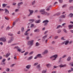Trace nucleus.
Returning a JSON list of instances; mask_svg holds the SVG:
<instances>
[{
	"instance_id": "49530a36",
	"label": "nucleus",
	"mask_w": 73,
	"mask_h": 73,
	"mask_svg": "<svg viewBox=\"0 0 73 73\" xmlns=\"http://www.w3.org/2000/svg\"><path fill=\"white\" fill-rule=\"evenodd\" d=\"M70 65L71 66H73V63H71L70 64Z\"/></svg>"
},
{
	"instance_id": "4468645a",
	"label": "nucleus",
	"mask_w": 73,
	"mask_h": 73,
	"mask_svg": "<svg viewBox=\"0 0 73 73\" xmlns=\"http://www.w3.org/2000/svg\"><path fill=\"white\" fill-rule=\"evenodd\" d=\"M69 41L68 40H66V41H64V44L65 45H67L68 44V43H69Z\"/></svg>"
},
{
	"instance_id": "1a4fd4ad",
	"label": "nucleus",
	"mask_w": 73,
	"mask_h": 73,
	"mask_svg": "<svg viewBox=\"0 0 73 73\" xmlns=\"http://www.w3.org/2000/svg\"><path fill=\"white\" fill-rule=\"evenodd\" d=\"M48 53V50H46L44 52L42 53V54H46Z\"/></svg>"
},
{
	"instance_id": "b1692460",
	"label": "nucleus",
	"mask_w": 73,
	"mask_h": 73,
	"mask_svg": "<svg viewBox=\"0 0 73 73\" xmlns=\"http://www.w3.org/2000/svg\"><path fill=\"white\" fill-rule=\"evenodd\" d=\"M47 15V16H48V15H50V14L45 11V13H44V15Z\"/></svg>"
},
{
	"instance_id": "4c0bfd02",
	"label": "nucleus",
	"mask_w": 73,
	"mask_h": 73,
	"mask_svg": "<svg viewBox=\"0 0 73 73\" xmlns=\"http://www.w3.org/2000/svg\"><path fill=\"white\" fill-rule=\"evenodd\" d=\"M63 31L65 33H67V31H66V29H63Z\"/></svg>"
},
{
	"instance_id": "69168bd1",
	"label": "nucleus",
	"mask_w": 73,
	"mask_h": 73,
	"mask_svg": "<svg viewBox=\"0 0 73 73\" xmlns=\"http://www.w3.org/2000/svg\"><path fill=\"white\" fill-rule=\"evenodd\" d=\"M29 34L28 33H25V36H27V35H28Z\"/></svg>"
},
{
	"instance_id": "393cba45",
	"label": "nucleus",
	"mask_w": 73,
	"mask_h": 73,
	"mask_svg": "<svg viewBox=\"0 0 73 73\" xmlns=\"http://www.w3.org/2000/svg\"><path fill=\"white\" fill-rule=\"evenodd\" d=\"M70 60H71V57L70 56H69L67 59V61H69Z\"/></svg>"
},
{
	"instance_id": "774afa93",
	"label": "nucleus",
	"mask_w": 73,
	"mask_h": 73,
	"mask_svg": "<svg viewBox=\"0 0 73 73\" xmlns=\"http://www.w3.org/2000/svg\"><path fill=\"white\" fill-rule=\"evenodd\" d=\"M38 10H36L35 11V13H38Z\"/></svg>"
},
{
	"instance_id": "2eb2a0df",
	"label": "nucleus",
	"mask_w": 73,
	"mask_h": 73,
	"mask_svg": "<svg viewBox=\"0 0 73 73\" xmlns=\"http://www.w3.org/2000/svg\"><path fill=\"white\" fill-rule=\"evenodd\" d=\"M52 66V64H48L46 65V66L48 68H50V66Z\"/></svg>"
},
{
	"instance_id": "6e6552de",
	"label": "nucleus",
	"mask_w": 73,
	"mask_h": 73,
	"mask_svg": "<svg viewBox=\"0 0 73 73\" xmlns=\"http://www.w3.org/2000/svg\"><path fill=\"white\" fill-rule=\"evenodd\" d=\"M62 58L60 57L59 58V60L58 61V62H60L61 63H62L64 62V61L62 60H61Z\"/></svg>"
},
{
	"instance_id": "39448f33",
	"label": "nucleus",
	"mask_w": 73,
	"mask_h": 73,
	"mask_svg": "<svg viewBox=\"0 0 73 73\" xmlns=\"http://www.w3.org/2000/svg\"><path fill=\"white\" fill-rule=\"evenodd\" d=\"M45 9H41L39 11V12H40L41 13V14H42V15H44V14L45 13Z\"/></svg>"
},
{
	"instance_id": "7ed1b4c3",
	"label": "nucleus",
	"mask_w": 73,
	"mask_h": 73,
	"mask_svg": "<svg viewBox=\"0 0 73 73\" xmlns=\"http://www.w3.org/2000/svg\"><path fill=\"white\" fill-rule=\"evenodd\" d=\"M6 38L5 37H2L1 38H0V41H1L3 42H5L6 41Z\"/></svg>"
},
{
	"instance_id": "f3484780",
	"label": "nucleus",
	"mask_w": 73,
	"mask_h": 73,
	"mask_svg": "<svg viewBox=\"0 0 73 73\" xmlns=\"http://www.w3.org/2000/svg\"><path fill=\"white\" fill-rule=\"evenodd\" d=\"M60 17L62 19H65L66 17V16L65 15H62Z\"/></svg>"
},
{
	"instance_id": "0e129e2a",
	"label": "nucleus",
	"mask_w": 73,
	"mask_h": 73,
	"mask_svg": "<svg viewBox=\"0 0 73 73\" xmlns=\"http://www.w3.org/2000/svg\"><path fill=\"white\" fill-rule=\"evenodd\" d=\"M55 43V41H53L52 42V44H54Z\"/></svg>"
},
{
	"instance_id": "37998d69",
	"label": "nucleus",
	"mask_w": 73,
	"mask_h": 73,
	"mask_svg": "<svg viewBox=\"0 0 73 73\" xmlns=\"http://www.w3.org/2000/svg\"><path fill=\"white\" fill-rule=\"evenodd\" d=\"M40 64H38L37 66V68H38V69H39L40 68Z\"/></svg>"
},
{
	"instance_id": "c756f323",
	"label": "nucleus",
	"mask_w": 73,
	"mask_h": 73,
	"mask_svg": "<svg viewBox=\"0 0 73 73\" xmlns=\"http://www.w3.org/2000/svg\"><path fill=\"white\" fill-rule=\"evenodd\" d=\"M7 4H3L2 5V6L3 8H5V6L7 5Z\"/></svg>"
},
{
	"instance_id": "e433bc0d",
	"label": "nucleus",
	"mask_w": 73,
	"mask_h": 73,
	"mask_svg": "<svg viewBox=\"0 0 73 73\" xmlns=\"http://www.w3.org/2000/svg\"><path fill=\"white\" fill-rule=\"evenodd\" d=\"M24 70L26 72H28V70L27 68H25L24 69Z\"/></svg>"
},
{
	"instance_id": "bf43d9fd",
	"label": "nucleus",
	"mask_w": 73,
	"mask_h": 73,
	"mask_svg": "<svg viewBox=\"0 0 73 73\" xmlns=\"http://www.w3.org/2000/svg\"><path fill=\"white\" fill-rule=\"evenodd\" d=\"M58 1L60 3H61L62 2V0H58Z\"/></svg>"
},
{
	"instance_id": "a878e982",
	"label": "nucleus",
	"mask_w": 73,
	"mask_h": 73,
	"mask_svg": "<svg viewBox=\"0 0 73 73\" xmlns=\"http://www.w3.org/2000/svg\"><path fill=\"white\" fill-rule=\"evenodd\" d=\"M22 51H23V50H22V49H21V48H20L19 47V52H21V53Z\"/></svg>"
},
{
	"instance_id": "9b49d317",
	"label": "nucleus",
	"mask_w": 73,
	"mask_h": 73,
	"mask_svg": "<svg viewBox=\"0 0 73 73\" xmlns=\"http://www.w3.org/2000/svg\"><path fill=\"white\" fill-rule=\"evenodd\" d=\"M13 37H12L10 39V40H9L8 41V43H11V42H12V41H13Z\"/></svg>"
},
{
	"instance_id": "f704fd0d",
	"label": "nucleus",
	"mask_w": 73,
	"mask_h": 73,
	"mask_svg": "<svg viewBox=\"0 0 73 73\" xmlns=\"http://www.w3.org/2000/svg\"><path fill=\"white\" fill-rule=\"evenodd\" d=\"M70 10H72L73 9V6H71L69 8Z\"/></svg>"
},
{
	"instance_id": "de8ad7c7",
	"label": "nucleus",
	"mask_w": 73,
	"mask_h": 73,
	"mask_svg": "<svg viewBox=\"0 0 73 73\" xmlns=\"http://www.w3.org/2000/svg\"><path fill=\"white\" fill-rule=\"evenodd\" d=\"M9 29H10V27H9V26H8L6 28V30H8Z\"/></svg>"
},
{
	"instance_id": "dca6fc26",
	"label": "nucleus",
	"mask_w": 73,
	"mask_h": 73,
	"mask_svg": "<svg viewBox=\"0 0 73 73\" xmlns=\"http://www.w3.org/2000/svg\"><path fill=\"white\" fill-rule=\"evenodd\" d=\"M33 58V56H30V57H29V58H28V60H29V61H30V60H32V59Z\"/></svg>"
},
{
	"instance_id": "a19ab883",
	"label": "nucleus",
	"mask_w": 73,
	"mask_h": 73,
	"mask_svg": "<svg viewBox=\"0 0 73 73\" xmlns=\"http://www.w3.org/2000/svg\"><path fill=\"white\" fill-rule=\"evenodd\" d=\"M61 40H65V39L64 38V37H62L61 38Z\"/></svg>"
},
{
	"instance_id": "c85d7f7f",
	"label": "nucleus",
	"mask_w": 73,
	"mask_h": 73,
	"mask_svg": "<svg viewBox=\"0 0 73 73\" xmlns=\"http://www.w3.org/2000/svg\"><path fill=\"white\" fill-rule=\"evenodd\" d=\"M36 3V0H34L32 3V5H34Z\"/></svg>"
},
{
	"instance_id": "cd10ccee",
	"label": "nucleus",
	"mask_w": 73,
	"mask_h": 73,
	"mask_svg": "<svg viewBox=\"0 0 73 73\" xmlns=\"http://www.w3.org/2000/svg\"><path fill=\"white\" fill-rule=\"evenodd\" d=\"M34 32H40V30L38 29H36L34 30Z\"/></svg>"
},
{
	"instance_id": "4d7b16f0",
	"label": "nucleus",
	"mask_w": 73,
	"mask_h": 73,
	"mask_svg": "<svg viewBox=\"0 0 73 73\" xmlns=\"http://www.w3.org/2000/svg\"><path fill=\"white\" fill-rule=\"evenodd\" d=\"M62 8H65V7H66V5H64L62 7Z\"/></svg>"
},
{
	"instance_id": "aec40b11",
	"label": "nucleus",
	"mask_w": 73,
	"mask_h": 73,
	"mask_svg": "<svg viewBox=\"0 0 73 73\" xmlns=\"http://www.w3.org/2000/svg\"><path fill=\"white\" fill-rule=\"evenodd\" d=\"M9 55H10V53H7L5 55V57H8V56H9Z\"/></svg>"
},
{
	"instance_id": "6ab92c4d",
	"label": "nucleus",
	"mask_w": 73,
	"mask_h": 73,
	"mask_svg": "<svg viewBox=\"0 0 73 73\" xmlns=\"http://www.w3.org/2000/svg\"><path fill=\"white\" fill-rule=\"evenodd\" d=\"M21 31L22 32H24L25 31V30H24V27H22L21 28Z\"/></svg>"
},
{
	"instance_id": "09e8293b",
	"label": "nucleus",
	"mask_w": 73,
	"mask_h": 73,
	"mask_svg": "<svg viewBox=\"0 0 73 73\" xmlns=\"http://www.w3.org/2000/svg\"><path fill=\"white\" fill-rule=\"evenodd\" d=\"M6 60V59H4L2 60V62H5V61Z\"/></svg>"
},
{
	"instance_id": "5fc2aeb1",
	"label": "nucleus",
	"mask_w": 73,
	"mask_h": 73,
	"mask_svg": "<svg viewBox=\"0 0 73 73\" xmlns=\"http://www.w3.org/2000/svg\"><path fill=\"white\" fill-rule=\"evenodd\" d=\"M65 25H66V23H64L62 25V27H64V26H65Z\"/></svg>"
},
{
	"instance_id": "864d4df0",
	"label": "nucleus",
	"mask_w": 73,
	"mask_h": 73,
	"mask_svg": "<svg viewBox=\"0 0 73 73\" xmlns=\"http://www.w3.org/2000/svg\"><path fill=\"white\" fill-rule=\"evenodd\" d=\"M48 32V31H46L44 33V35H46V34H47Z\"/></svg>"
},
{
	"instance_id": "79ce46f5",
	"label": "nucleus",
	"mask_w": 73,
	"mask_h": 73,
	"mask_svg": "<svg viewBox=\"0 0 73 73\" xmlns=\"http://www.w3.org/2000/svg\"><path fill=\"white\" fill-rule=\"evenodd\" d=\"M29 36H27L26 37L27 40H29Z\"/></svg>"
},
{
	"instance_id": "c9c22d12",
	"label": "nucleus",
	"mask_w": 73,
	"mask_h": 73,
	"mask_svg": "<svg viewBox=\"0 0 73 73\" xmlns=\"http://www.w3.org/2000/svg\"><path fill=\"white\" fill-rule=\"evenodd\" d=\"M28 54V52H27L25 53V54H24V56H26V55H27Z\"/></svg>"
},
{
	"instance_id": "603ef678",
	"label": "nucleus",
	"mask_w": 73,
	"mask_h": 73,
	"mask_svg": "<svg viewBox=\"0 0 73 73\" xmlns=\"http://www.w3.org/2000/svg\"><path fill=\"white\" fill-rule=\"evenodd\" d=\"M38 64V62H36L34 64V66H35L36 65H37Z\"/></svg>"
},
{
	"instance_id": "72a5a7b5",
	"label": "nucleus",
	"mask_w": 73,
	"mask_h": 73,
	"mask_svg": "<svg viewBox=\"0 0 73 73\" xmlns=\"http://www.w3.org/2000/svg\"><path fill=\"white\" fill-rule=\"evenodd\" d=\"M15 24H16V23H15V22H13V26L12 27V28H13V27L14 26H15Z\"/></svg>"
},
{
	"instance_id": "052dcab7",
	"label": "nucleus",
	"mask_w": 73,
	"mask_h": 73,
	"mask_svg": "<svg viewBox=\"0 0 73 73\" xmlns=\"http://www.w3.org/2000/svg\"><path fill=\"white\" fill-rule=\"evenodd\" d=\"M15 65V64H12L10 66L11 67H13L14 66V65Z\"/></svg>"
},
{
	"instance_id": "6e6d98bb",
	"label": "nucleus",
	"mask_w": 73,
	"mask_h": 73,
	"mask_svg": "<svg viewBox=\"0 0 73 73\" xmlns=\"http://www.w3.org/2000/svg\"><path fill=\"white\" fill-rule=\"evenodd\" d=\"M59 66H60V68L62 67V64H60V65Z\"/></svg>"
},
{
	"instance_id": "e2e57ef3",
	"label": "nucleus",
	"mask_w": 73,
	"mask_h": 73,
	"mask_svg": "<svg viewBox=\"0 0 73 73\" xmlns=\"http://www.w3.org/2000/svg\"><path fill=\"white\" fill-rule=\"evenodd\" d=\"M68 73H70V72H72L71 70H68Z\"/></svg>"
},
{
	"instance_id": "0eeeda50",
	"label": "nucleus",
	"mask_w": 73,
	"mask_h": 73,
	"mask_svg": "<svg viewBox=\"0 0 73 73\" xmlns=\"http://www.w3.org/2000/svg\"><path fill=\"white\" fill-rule=\"evenodd\" d=\"M31 67V64L28 65L26 66V68L27 69H29Z\"/></svg>"
},
{
	"instance_id": "7c9ffc66",
	"label": "nucleus",
	"mask_w": 73,
	"mask_h": 73,
	"mask_svg": "<svg viewBox=\"0 0 73 73\" xmlns=\"http://www.w3.org/2000/svg\"><path fill=\"white\" fill-rule=\"evenodd\" d=\"M35 26V25L34 24H31V28H33Z\"/></svg>"
},
{
	"instance_id": "3c124183",
	"label": "nucleus",
	"mask_w": 73,
	"mask_h": 73,
	"mask_svg": "<svg viewBox=\"0 0 73 73\" xmlns=\"http://www.w3.org/2000/svg\"><path fill=\"white\" fill-rule=\"evenodd\" d=\"M5 13L6 15H8V14L9 13V11H6V12H5Z\"/></svg>"
},
{
	"instance_id": "bb28decb",
	"label": "nucleus",
	"mask_w": 73,
	"mask_h": 73,
	"mask_svg": "<svg viewBox=\"0 0 73 73\" xmlns=\"http://www.w3.org/2000/svg\"><path fill=\"white\" fill-rule=\"evenodd\" d=\"M21 4H23V2H21L19 3V5H21Z\"/></svg>"
},
{
	"instance_id": "13d9d810",
	"label": "nucleus",
	"mask_w": 73,
	"mask_h": 73,
	"mask_svg": "<svg viewBox=\"0 0 73 73\" xmlns=\"http://www.w3.org/2000/svg\"><path fill=\"white\" fill-rule=\"evenodd\" d=\"M58 36H56L54 37V38L55 39H57V38H58Z\"/></svg>"
},
{
	"instance_id": "f257e3e1",
	"label": "nucleus",
	"mask_w": 73,
	"mask_h": 73,
	"mask_svg": "<svg viewBox=\"0 0 73 73\" xmlns=\"http://www.w3.org/2000/svg\"><path fill=\"white\" fill-rule=\"evenodd\" d=\"M34 40H31L29 41L28 42V45L32 46L34 44L33 42H34Z\"/></svg>"
},
{
	"instance_id": "5701e85b",
	"label": "nucleus",
	"mask_w": 73,
	"mask_h": 73,
	"mask_svg": "<svg viewBox=\"0 0 73 73\" xmlns=\"http://www.w3.org/2000/svg\"><path fill=\"white\" fill-rule=\"evenodd\" d=\"M61 29H59L58 30V31H57V33H61Z\"/></svg>"
},
{
	"instance_id": "f03ea898",
	"label": "nucleus",
	"mask_w": 73,
	"mask_h": 73,
	"mask_svg": "<svg viewBox=\"0 0 73 73\" xmlns=\"http://www.w3.org/2000/svg\"><path fill=\"white\" fill-rule=\"evenodd\" d=\"M58 56V55L55 54L53 56H51L50 57V58H53L54 57V58L52 60V61H54V60H55L57 58Z\"/></svg>"
},
{
	"instance_id": "338daca9",
	"label": "nucleus",
	"mask_w": 73,
	"mask_h": 73,
	"mask_svg": "<svg viewBox=\"0 0 73 73\" xmlns=\"http://www.w3.org/2000/svg\"><path fill=\"white\" fill-rule=\"evenodd\" d=\"M62 66L63 67H65V66H66V64H64V65H62Z\"/></svg>"
},
{
	"instance_id": "412c9836",
	"label": "nucleus",
	"mask_w": 73,
	"mask_h": 73,
	"mask_svg": "<svg viewBox=\"0 0 73 73\" xmlns=\"http://www.w3.org/2000/svg\"><path fill=\"white\" fill-rule=\"evenodd\" d=\"M40 21L39 19H38V20H36V21H35V23H40Z\"/></svg>"
},
{
	"instance_id": "a211bd4d",
	"label": "nucleus",
	"mask_w": 73,
	"mask_h": 73,
	"mask_svg": "<svg viewBox=\"0 0 73 73\" xmlns=\"http://www.w3.org/2000/svg\"><path fill=\"white\" fill-rule=\"evenodd\" d=\"M68 27L70 29L73 28V25H70L68 26Z\"/></svg>"
},
{
	"instance_id": "58836bf2",
	"label": "nucleus",
	"mask_w": 73,
	"mask_h": 73,
	"mask_svg": "<svg viewBox=\"0 0 73 73\" xmlns=\"http://www.w3.org/2000/svg\"><path fill=\"white\" fill-rule=\"evenodd\" d=\"M33 53H34V52L33 51H32L29 54V55H31V54H33Z\"/></svg>"
},
{
	"instance_id": "c03bdc74",
	"label": "nucleus",
	"mask_w": 73,
	"mask_h": 73,
	"mask_svg": "<svg viewBox=\"0 0 73 73\" xmlns=\"http://www.w3.org/2000/svg\"><path fill=\"white\" fill-rule=\"evenodd\" d=\"M46 70H43L42 71V73H46Z\"/></svg>"
},
{
	"instance_id": "20e7f679",
	"label": "nucleus",
	"mask_w": 73,
	"mask_h": 73,
	"mask_svg": "<svg viewBox=\"0 0 73 73\" xmlns=\"http://www.w3.org/2000/svg\"><path fill=\"white\" fill-rule=\"evenodd\" d=\"M49 23V21L48 20H46L45 21H44L42 22V23H45L44 24V26H46L48 25V23Z\"/></svg>"
},
{
	"instance_id": "f8f14e48",
	"label": "nucleus",
	"mask_w": 73,
	"mask_h": 73,
	"mask_svg": "<svg viewBox=\"0 0 73 73\" xmlns=\"http://www.w3.org/2000/svg\"><path fill=\"white\" fill-rule=\"evenodd\" d=\"M37 57H38V58H42V56L41 55V54H39L37 55Z\"/></svg>"
},
{
	"instance_id": "423d86ee",
	"label": "nucleus",
	"mask_w": 73,
	"mask_h": 73,
	"mask_svg": "<svg viewBox=\"0 0 73 73\" xmlns=\"http://www.w3.org/2000/svg\"><path fill=\"white\" fill-rule=\"evenodd\" d=\"M48 35L47 34L45 35H44V36H43L42 38V40L43 41H44L45 40V38H46L47 37Z\"/></svg>"
},
{
	"instance_id": "a18cd8bd",
	"label": "nucleus",
	"mask_w": 73,
	"mask_h": 73,
	"mask_svg": "<svg viewBox=\"0 0 73 73\" xmlns=\"http://www.w3.org/2000/svg\"><path fill=\"white\" fill-rule=\"evenodd\" d=\"M8 35L9 36H13V35L11 33H9Z\"/></svg>"
},
{
	"instance_id": "680f3d73",
	"label": "nucleus",
	"mask_w": 73,
	"mask_h": 73,
	"mask_svg": "<svg viewBox=\"0 0 73 73\" xmlns=\"http://www.w3.org/2000/svg\"><path fill=\"white\" fill-rule=\"evenodd\" d=\"M61 45H64V44H65V41H64L63 42H62L61 44Z\"/></svg>"
},
{
	"instance_id": "2f4dec72",
	"label": "nucleus",
	"mask_w": 73,
	"mask_h": 73,
	"mask_svg": "<svg viewBox=\"0 0 73 73\" xmlns=\"http://www.w3.org/2000/svg\"><path fill=\"white\" fill-rule=\"evenodd\" d=\"M14 48L15 49L17 48L18 52H19V46H15V47Z\"/></svg>"
},
{
	"instance_id": "9d476101",
	"label": "nucleus",
	"mask_w": 73,
	"mask_h": 73,
	"mask_svg": "<svg viewBox=\"0 0 73 73\" xmlns=\"http://www.w3.org/2000/svg\"><path fill=\"white\" fill-rule=\"evenodd\" d=\"M60 14H61V12H59L54 14V16H59V15H60Z\"/></svg>"
},
{
	"instance_id": "ddd939ff",
	"label": "nucleus",
	"mask_w": 73,
	"mask_h": 73,
	"mask_svg": "<svg viewBox=\"0 0 73 73\" xmlns=\"http://www.w3.org/2000/svg\"><path fill=\"white\" fill-rule=\"evenodd\" d=\"M29 11L30 12V13H31V14L33 15V12H34V11L32 10H31V9H29Z\"/></svg>"
},
{
	"instance_id": "8fccbe9b",
	"label": "nucleus",
	"mask_w": 73,
	"mask_h": 73,
	"mask_svg": "<svg viewBox=\"0 0 73 73\" xmlns=\"http://www.w3.org/2000/svg\"><path fill=\"white\" fill-rule=\"evenodd\" d=\"M66 55H63L62 57V58H65V57H66Z\"/></svg>"
},
{
	"instance_id": "473e14b6",
	"label": "nucleus",
	"mask_w": 73,
	"mask_h": 73,
	"mask_svg": "<svg viewBox=\"0 0 73 73\" xmlns=\"http://www.w3.org/2000/svg\"><path fill=\"white\" fill-rule=\"evenodd\" d=\"M34 21L35 20L32 19H31L29 20V21Z\"/></svg>"
},
{
	"instance_id": "ea45409f",
	"label": "nucleus",
	"mask_w": 73,
	"mask_h": 73,
	"mask_svg": "<svg viewBox=\"0 0 73 73\" xmlns=\"http://www.w3.org/2000/svg\"><path fill=\"white\" fill-rule=\"evenodd\" d=\"M36 46H38V45H39L40 44L38 43V42H37L36 43Z\"/></svg>"
},
{
	"instance_id": "4be33fe9",
	"label": "nucleus",
	"mask_w": 73,
	"mask_h": 73,
	"mask_svg": "<svg viewBox=\"0 0 73 73\" xmlns=\"http://www.w3.org/2000/svg\"><path fill=\"white\" fill-rule=\"evenodd\" d=\"M62 27L61 25H59L57 27L56 29H59L60 28H62Z\"/></svg>"
}]
</instances>
